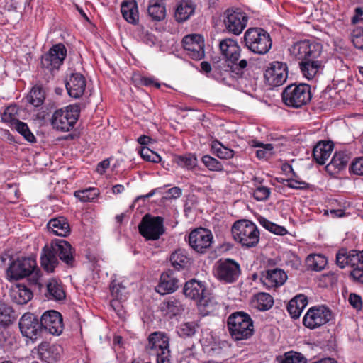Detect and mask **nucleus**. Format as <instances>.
Masks as SVG:
<instances>
[{"mask_svg": "<svg viewBox=\"0 0 363 363\" xmlns=\"http://www.w3.org/2000/svg\"><path fill=\"white\" fill-rule=\"evenodd\" d=\"M67 56V49L62 43L52 45L49 52L42 57L41 64L50 71L58 69Z\"/></svg>", "mask_w": 363, "mask_h": 363, "instance_id": "nucleus-15", "label": "nucleus"}, {"mask_svg": "<svg viewBox=\"0 0 363 363\" xmlns=\"http://www.w3.org/2000/svg\"><path fill=\"white\" fill-rule=\"evenodd\" d=\"M79 107L75 104L55 111L51 120L53 128L64 132L72 129L79 116Z\"/></svg>", "mask_w": 363, "mask_h": 363, "instance_id": "nucleus-7", "label": "nucleus"}, {"mask_svg": "<svg viewBox=\"0 0 363 363\" xmlns=\"http://www.w3.org/2000/svg\"><path fill=\"white\" fill-rule=\"evenodd\" d=\"M247 66L246 60H241L238 63H231L226 60H218L213 61V72L211 77L217 81L222 82L225 84L230 85V77H241L244 69Z\"/></svg>", "mask_w": 363, "mask_h": 363, "instance_id": "nucleus-4", "label": "nucleus"}, {"mask_svg": "<svg viewBox=\"0 0 363 363\" xmlns=\"http://www.w3.org/2000/svg\"><path fill=\"white\" fill-rule=\"evenodd\" d=\"M286 279V274L284 270L279 268L262 271L260 274V281L267 289L281 286Z\"/></svg>", "mask_w": 363, "mask_h": 363, "instance_id": "nucleus-21", "label": "nucleus"}, {"mask_svg": "<svg viewBox=\"0 0 363 363\" xmlns=\"http://www.w3.org/2000/svg\"><path fill=\"white\" fill-rule=\"evenodd\" d=\"M299 67L303 77L308 79H313L322 66L321 61L300 60Z\"/></svg>", "mask_w": 363, "mask_h": 363, "instance_id": "nucleus-38", "label": "nucleus"}, {"mask_svg": "<svg viewBox=\"0 0 363 363\" xmlns=\"http://www.w3.org/2000/svg\"><path fill=\"white\" fill-rule=\"evenodd\" d=\"M18 326L21 334L32 340L40 338L44 333L40 319L31 313H26L21 316Z\"/></svg>", "mask_w": 363, "mask_h": 363, "instance_id": "nucleus-11", "label": "nucleus"}, {"mask_svg": "<svg viewBox=\"0 0 363 363\" xmlns=\"http://www.w3.org/2000/svg\"><path fill=\"white\" fill-rule=\"evenodd\" d=\"M231 232L233 239L245 248L255 247L259 241L260 233L257 226L248 220L235 222Z\"/></svg>", "mask_w": 363, "mask_h": 363, "instance_id": "nucleus-2", "label": "nucleus"}, {"mask_svg": "<svg viewBox=\"0 0 363 363\" xmlns=\"http://www.w3.org/2000/svg\"><path fill=\"white\" fill-rule=\"evenodd\" d=\"M286 310L291 318L295 319V296L288 302Z\"/></svg>", "mask_w": 363, "mask_h": 363, "instance_id": "nucleus-64", "label": "nucleus"}, {"mask_svg": "<svg viewBox=\"0 0 363 363\" xmlns=\"http://www.w3.org/2000/svg\"><path fill=\"white\" fill-rule=\"evenodd\" d=\"M50 245L59 259L68 266H73L75 251L69 242L62 239H55L51 242Z\"/></svg>", "mask_w": 363, "mask_h": 363, "instance_id": "nucleus-19", "label": "nucleus"}, {"mask_svg": "<svg viewBox=\"0 0 363 363\" xmlns=\"http://www.w3.org/2000/svg\"><path fill=\"white\" fill-rule=\"evenodd\" d=\"M147 13L152 21H162L166 16L165 4L160 0H150Z\"/></svg>", "mask_w": 363, "mask_h": 363, "instance_id": "nucleus-35", "label": "nucleus"}, {"mask_svg": "<svg viewBox=\"0 0 363 363\" xmlns=\"http://www.w3.org/2000/svg\"><path fill=\"white\" fill-rule=\"evenodd\" d=\"M252 145L254 147H262V149H264V150L267 151V152L268 153V155L269 156H271L273 154L272 150L274 149V147H273L272 144H270V143L264 144V143H259V142H254V144Z\"/></svg>", "mask_w": 363, "mask_h": 363, "instance_id": "nucleus-62", "label": "nucleus"}, {"mask_svg": "<svg viewBox=\"0 0 363 363\" xmlns=\"http://www.w3.org/2000/svg\"><path fill=\"white\" fill-rule=\"evenodd\" d=\"M279 363H295V351L286 352L283 356L277 357Z\"/></svg>", "mask_w": 363, "mask_h": 363, "instance_id": "nucleus-60", "label": "nucleus"}, {"mask_svg": "<svg viewBox=\"0 0 363 363\" xmlns=\"http://www.w3.org/2000/svg\"><path fill=\"white\" fill-rule=\"evenodd\" d=\"M308 303V300L306 296L302 294H296V318L301 315L302 311L307 306Z\"/></svg>", "mask_w": 363, "mask_h": 363, "instance_id": "nucleus-57", "label": "nucleus"}, {"mask_svg": "<svg viewBox=\"0 0 363 363\" xmlns=\"http://www.w3.org/2000/svg\"><path fill=\"white\" fill-rule=\"evenodd\" d=\"M12 128H13L19 134H21L28 142H36V138L33 133L30 130L27 123L20 121L19 122H16V124H15Z\"/></svg>", "mask_w": 363, "mask_h": 363, "instance_id": "nucleus-47", "label": "nucleus"}, {"mask_svg": "<svg viewBox=\"0 0 363 363\" xmlns=\"http://www.w3.org/2000/svg\"><path fill=\"white\" fill-rule=\"evenodd\" d=\"M178 164L181 167L191 169L197 164V158L193 154L180 155L177 158Z\"/></svg>", "mask_w": 363, "mask_h": 363, "instance_id": "nucleus-51", "label": "nucleus"}, {"mask_svg": "<svg viewBox=\"0 0 363 363\" xmlns=\"http://www.w3.org/2000/svg\"><path fill=\"white\" fill-rule=\"evenodd\" d=\"M350 158V153L345 151L335 152L330 162L325 167V169L330 174H337L345 168Z\"/></svg>", "mask_w": 363, "mask_h": 363, "instance_id": "nucleus-28", "label": "nucleus"}, {"mask_svg": "<svg viewBox=\"0 0 363 363\" xmlns=\"http://www.w3.org/2000/svg\"><path fill=\"white\" fill-rule=\"evenodd\" d=\"M219 48L226 62L238 63L240 57L241 49L235 40L232 38L222 40L219 43Z\"/></svg>", "mask_w": 363, "mask_h": 363, "instance_id": "nucleus-22", "label": "nucleus"}, {"mask_svg": "<svg viewBox=\"0 0 363 363\" xmlns=\"http://www.w3.org/2000/svg\"><path fill=\"white\" fill-rule=\"evenodd\" d=\"M110 290L112 296L114 298L111 301V306L114 308L120 306L121 302L126 299V288L121 283L113 281L110 286Z\"/></svg>", "mask_w": 363, "mask_h": 363, "instance_id": "nucleus-36", "label": "nucleus"}, {"mask_svg": "<svg viewBox=\"0 0 363 363\" xmlns=\"http://www.w3.org/2000/svg\"><path fill=\"white\" fill-rule=\"evenodd\" d=\"M12 301L18 305H24L31 300L33 292L25 285L17 284L10 291Z\"/></svg>", "mask_w": 363, "mask_h": 363, "instance_id": "nucleus-30", "label": "nucleus"}, {"mask_svg": "<svg viewBox=\"0 0 363 363\" xmlns=\"http://www.w3.org/2000/svg\"><path fill=\"white\" fill-rule=\"evenodd\" d=\"M161 310L165 315L174 317L182 313L184 310V305L175 297H170L167 301L162 303Z\"/></svg>", "mask_w": 363, "mask_h": 363, "instance_id": "nucleus-37", "label": "nucleus"}, {"mask_svg": "<svg viewBox=\"0 0 363 363\" xmlns=\"http://www.w3.org/2000/svg\"><path fill=\"white\" fill-rule=\"evenodd\" d=\"M361 260L363 262V251L351 250L347 252L345 249H341L336 255V264L341 269L347 265L354 267Z\"/></svg>", "mask_w": 363, "mask_h": 363, "instance_id": "nucleus-23", "label": "nucleus"}, {"mask_svg": "<svg viewBox=\"0 0 363 363\" xmlns=\"http://www.w3.org/2000/svg\"><path fill=\"white\" fill-rule=\"evenodd\" d=\"M259 222L262 227L276 235H282L286 233V230L284 227L275 224L264 217L259 218Z\"/></svg>", "mask_w": 363, "mask_h": 363, "instance_id": "nucleus-49", "label": "nucleus"}, {"mask_svg": "<svg viewBox=\"0 0 363 363\" xmlns=\"http://www.w3.org/2000/svg\"><path fill=\"white\" fill-rule=\"evenodd\" d=\"M287 76L286 65L278 61L269 63L264 73L265 82L272 87L282 85L286 82Z\"/></svg>", "mask_w": 363, "mask_h": 363, "instance_id": "nucleus-14", "label": "nucleus"}, {"mask_svg": "<svg viewBox=\"0 0 363 363\" xmlns=\"http://www.w3.org/2000/svg\"><path fill=\"white\" fill-rule=\"evenodd\" d=\"M214 274L220 281L233 284L241 274L240 265L233 259H220L216 262Z\"/></svg>", "mask_w": 363, "mask_h": 363, "instance_id": "nucleus-8", "label": "nucleus"}, {"mask_svg": "<svg viewBox=\"0 0 363 363\" xmlns=\"http://www.w3.org/2000/svg\"><path fill=\"white\" fill-rule=\"evenodd\" d=\"M270 194V190L265 186H259L253 192V197L257 201H264Z\"/></svg>", "mask_w": 363, "mask_h": 363, "instance_id": "nucleus-56", "label": "nucleus"}, {"mask_svg": "<svg viewBox=\"0 0 363 363\" xmlns=\"http://www.w3.org/2000/svg\"><path fill=\"white\" fill-rule=\"evenodd\" d=\"M332 318V311L328 307L314 306L308 309L303 318V323L306 328L313 330L325 325Z\"/></svg>", "mask_w": 363, "mask_h": 363, "instance_id": "nucleus-12", "label": "nucleus"}, {"mask_svg": "<svg viewBox=\"0 0 363 363\" xmlns=\"http://www.w3.org/2000/svg\"><path fill=\"white\" fill-rule=\"evenodd\" d=\"M155 354L157 355V363H171L169 349L157 352Z\"/></svg>", "mask_w": 363, "mask_h": 363, "instance_id": "nucleus-59", "label": "nucleus"}, {"mask_svg": "<svg viewBox=\"0 0 363 363\" xmlns=\"http://www.w3.org/2000/svg\"><path fill=\"white\" fill-rule=\"evenodd\" d=\"M252 303L254 308L264 311L273 306L274 298L270 294L261 292L254 296Z\"/></svg>", "mask_w": 363, "mask_h": 363, "instance_id": "nucleus-39", "label": "nucleus"}, {"mask_svg": "<svg viewBox=\"0 0 363 363\" xmlns=\"http://www.w3.org/2000/svg\"><path fill=\"white\" fill-rule=\"evenodd\" d=\"M334 144L330 140H320L313 147V156L315 161L320 164H325L333 150Z\"/></svg>", "mask_w": 363, "mask_h": 363, "instance_id": "nucleus-26", "label": "nucleus"}, {"mask_svg": "<svg viewBox=\"0 0 363 363\" xmlns=\"http://www.w3.org/2000/svg\"><path fill=\"white\" fill-rule=\"evenodd\" d=\"M282 100L288 106L295 107V84L287 86L282 92Z\"/></svg>", "mask_w": 363, "mask_h": 363, "instance_id": "nucleus-52", "label": "nucleus"}, {"mask_svg": "<svg viewBox=\"0 0 363 363\" xmlns=\"http://www.w3.org/2000/svg\"><path fill=\"white\" fill-rule=\"evenodd\" d=\"M47 228L54 235L60 237H67L71 232L69 223L67 219L63 216L50 220Z\"/></svg>", "mask_w": 363, "mask_h": 363, "instance_id": "nucleus-29", "label": "nucleus"}, {"mask_svg": "<svg viewBox=\"0 0 363 363\" xmlns=\"http://www.w3.org/2000/svg\"><path fill=\"white\" fill-rule=\"evenodd\" d=\"M201 161L206 168L210 171L214 172H223L224 171L223 164L219 162L217 159L206 155L202 157Z\"/></svg>", "mask_w": 363, "mask_h": 363, "instance_id": "nucleus-50", "label": "nucleus"}, {"mask_svg": "<svg viewBox=\"0 0 363 363\" xmlns=\"http://www.w3.org/2000/svg\"><path fill=\"white\" fill-rule=\"evenodd\" d=\"M311 99V87L306 84L296 85V108L308 104Z\"/></svg>", "mask_w": 363, "mask_h": 363, "instance_id": "nucleus-43", "label": "nucleus"}, {"mask_svg": "<svg viewBox=\"0 0 363 363\" xmlns=\"http://www.w3.org/2000/svg\"><path fill=\"white\" fill-rule=\"evenodd\" d=\"M121 11L126 21L132 24L138 23L139 14L138 5L135 0L124 1L122 2Z\"/></svg>", "mask_w": 363, "mask_h": 363, "instance_id": "nucleus-32", "label": "nucleus"}, {"mask_svg": "<svg viewBox=\"0 0 363 363\" xmlns=\"http://www.w3.org/2000/svg\"><path fill=\"white\" fill-rule=\"evenodd\" d=\"M198 325L192 322L182 323L177 328L178 335L184 338L192 337L196 332Z\"/></svg>", "mask_w": 363, "mask_h": 363, "instance_id": "nucleus-46", "label": "nucleus"}, {"mask_svg": "<svg viewBox=\"0 0 363 363\" xmlns=\"http://www.w3.org/2000/svg\"><path fill=\"white\" fill-rule=\"evenodd\" d=\"M184 49L187 52V55L193 60H199L203 58L204 40L201 35L199 34H191L184 37L182 40Z\"/></svg>", "mask_w": 363, "mask_h": 363, "instance_id": "nucleus-17", "label": "nucleus"}, {"mask_svg": "<svg viewBox=\"0 0 363 363\" xmlns=\"http://www.w3.org/2000/svg\"><path fill=\"white\" fill-rule=\"evenodd\" d=\"M47 292L45 296L50 300L62 301L65 298V292L64 291L61 283L56 279H50L47 284Z\"/></svg>", "mask_w": 363, "mask_h": 363, "instance_id": "nucleus-33", "label": "nucleus"}, {"mask_svg": "<svg viewBox=\"0 0 363 363\" xmlns=\"http://www.w3.org/2000/svg\"><path fill=\"white\" fill-rule=\"evenodd\" d=\"M348 301L356 310L359 311L362 308V300L359 295L355 293H351L349 295Z\"/></svg>", "mask_w": 363, "mask_h": 363, "instance_id": "nucleus-58", "label": "nucleus"}, {"mask_svg": "<svg viewBox=\"0 0 363 363\" xmlns=\"http://www.w3.org/2000/svg\"><path fill=\"white\" fill-rule=\"evenodd\" d=\"M138 230L140 234L147 240H157L165 232L164 218L146 214L138 225Z\"/></svg>", "mask_w": 363, "mask_h": 363, "instance_id": "nucleus-9", "label": "nucleus"}, {"mask_svg": "<svg viewBox=\"0 0 363 363\" xmlns=\"http://www.w3.org/2000/svg\"><path fill=\"white\" fill-rule=\"evenodd\" d=\"M169 349V337L160 332H155L148 337L146 350L150 354L154 355L157 352Z\"/></svg>", "mask_w": 363, "mask_h": 363, "instance_id": "nucleus-25", "label": "nucleus"}, {"mask_svg": "<svg viewBox=\"0 0 363 363\" xmlns=\"http://www.w3.org/2000/svg\"><path fill=\"white\" fill-rule=\"evenodd\" d=\"M99 194L96 188H89L82 191L74 192V196L82 202H91L95 199Z\"/></svg>", "mask_w": 363, "mask_h": 363, "instance_id": "nucleus-48", "label": "nucleus"}, {"mask_svg": "<svg viewBox=\"0 0 363 363\" xmlns=\"http://www.w3.org/2000/svg\"><path fill=\"white\" fill-rule=\"evenodd\" d=\"M86 82L83 74L72 73L65 81V87L70 97L80 98L84 93Z\"/></svg>", "mask_w": 363, "mask_h": 363, "instance_id": "nucleus-20", "label": "nucleus"}, {"mask_svg": "<svg viewBox=\"0 0 363 363\" xmlns=\"http://www.w3.org/2000/svg\"><path fill=\"white\" fill-rule=\"evenodd\" d=\"M196 6L191 0L181 1L175 10L174 18L179 23L187 21L195 11Z\"/></svg>", "mask_w": 363, "mask_h": 363, "instance_id": "nucleus-31", "label": "nucleus"}, {"mask_svg": "<svg viewBox=\"0 0 363 363\" xmlns=\"http://www.w3.org/2000/svg\"><path fill=\"white\" fill-rule=\"evenodd\" d=\"M361 21H363V9L357 7L354 10V15L351 19V23L357 24Z\"/></svg>", "mask_w": 363, "mask_h": 363, "instance_id": "nucleus-61", "label": "nucleus"}, {"mask_svg": "<svg viewBox=\"0 0 363 363\" xmlns=\"http://www.w3.org/2000/svg\"><path fill=\"white\" fill-rule=\"evenodd\" d=\"M350 169L356 175H363V157L355 158L352 161Z\"/></svg>", "mask_w": 363, "mask_h": 363, "instance_id": "nucleus-55", "label": "nucleus"}, {"mask_svg": "<svg viewBox=\"0 0 363 363\" xmlns=\"http://www.w3.org/2000/svg\"><path fill=\"white\" fill-rule=\"evenodd\" d=\"M248 18L240 9H228L223 13V24L225 30L238 35L247 26Z\"/></svg>", "mask_w": 363, "mask_h": 363, "instance_id": "nucleus-10", "label": "nucleus"}, {"mask_svg": "<svg viewBox=\"0 0 363 363\" xmlns=\"http://www.w3.org/2000/svg\"><path fill=\"white\" fill-rule=\"evenodd\" d=\"M169 260L172 265L177 270L188 268L191 261L187 252L182 249H178L173 252L170 255Z\"/></svg>", "mask_w": 363, "mask_h": 363, "instance_id": "nucleus-34", "label": "nucleus"}, {"mask_svg": "<svg viewBox=\"0 0 363 363\" xmlns=\"http://www.w3.org/2000/svg\"><path fill=\"white\" fill-rule=\"evenodd\" d=\"M182 189L179 187H173L168 190L167 194L169 195V199H177L181 196L182 195Z\"/></svg>", "mask_w": 363, "mask_h": 363, "instance_id": "nucleus-63", "label": "nucleus"}, {"mask_svg": "<svg viewBox=\"0 0 363 363\" xmlns=\"http://www.w3.org/2000/svg\"><path fill=\"white\" fill-rule=\"evenodd\" d=\"M40 264L43 269L48 273H52L59 264V259L51 245L43 247L40 254Z\"/></svg>", "mask_w": 363, "mask_h": 363, "instance_id": "nucleus-27", "label": "nucleus"}, {"mask_svg": "<svg viewBox=\"0 0 363 363\" xmlns=\"http://www.w3.org/2000/svg\"><path fill=\"white\" fill-rule=\"evenodd\" d=\"M14 319V311L11 306L0 301V325L7 326Z\"/></svg>", "mask_w": 363, "mask_h": 363, "instance_id": "nucleus-44", "label": "nucleus"}, {"mask_svg": "<svg viewBox=\"0 0 363 363\" xmlns=\"http://www.w3.org/2000/svg\"><path fill=\"white\" fill-rule=\"evenodd\" d=\"M43 332L48 331L53 335H60L64 328L62 316L55 310L45 311L40 317Z\"/></svg>", "mask_w": 363, "mask_h": 363, "instance_id": "nucleus-16", "label": "nucleus"}, {"mask_svg": "<svg viewBox=\"0 0 363 363\" xmlns=\"http://www.w3.org/2000/svg\"><path fill=\"white\" fill-rule=\"evenodd\" d=\"M45 99V91L42 85L36 84L27 96L28 101L35 107L41 106Z\"/></svg>", "mask_w": 363, "mask_h": 363, "instance_id": "nucleus-40", "label": "nucleus"}, {"mask_svg": "<svg viewBox=\"0 0 363 363\" xmlns=\"http://www.w3.org/2000/svg\"><path fill=\"white\" fill-rule=\"evenodd\" d=\"M351 40L354 47L363 50V28H357L351 34Z\"/></svg>", "mask_w": 363, "mask_h": 363, "instance_id": "nucleus-53", "label": "nucleus"}, {"mask_svg": "<svg viewBox=\"0 0 363 363\" xmlns=\"http://www.w3.org/2000/svg\"><path fill=\"white\" fill-rule=\"evenodd\" d=\"M213 236L206 228H199L193 230L189 235V244L199 253H205L211 247Z\"/></svg>", "mask_w": 363, "mask_h": 363, "instance_id": "nucleus-13", "label": "nucleus"}, {"mask_svg": "<svg viewBox=\"0 0 363 363\" xmlns=\"http://www.w3.org/2000/svg\"><path fill=\"white\" fill-rule=\"evenodd\" d=\"M227 327L230 335L235 341L247 340L255 332L252 318L243 311L231 313L227 318Z\"/></svg>", "mask_w": 363, "mask_h": 363, "instance_id": "nucleus-1", "label": "nucleus"}, {"mask_svg": "<svg viewBox=\"0 0 363 363\" xmlns=\"http://www.w3.org/2000/svg\"><path fill=\"white\" fill-rule=\"evenodd\" d=\"M353 267V270L350 272V277L354 281L363 284V262L361 260Z\"/></svg>", "mask_w": 363, "mask_h": 363, "instance_id": "nucleus-54", "label": "nucleus"}, {"mask_svg": "<svg viewBox=\"0 0 363 363\" xmlns=\"http://www.w3.org/2000/svg\"><path fill=\"white\" fill-rule=\"evenodd\" d=\"M298 47V60H309L319 61L318 58L320 56L323 47L320 43L313 40H305L296 43Z\"/></svg>", "mask_w": 363, "mask_h": 363, "instance_id": "nucleus-18", "label": "nucleus"}, {"mask_svg": "<svg viewBox=\"0 0 363 363\" xmlns=\"http://www.w3.org/2000/svg\"><path fill=\"white\" fill-rule=\"evenodd\" d=\"M183 292L186 298L195 301L199 306L208 311L214 309L216 303L208 294L203 282L196 279L189 280L186 282Z\"/></svg>", "mask_w": 363, "mask_h": 363, "instance_id": "nucleus-6", "label": "nucleus"}, {"mask_svg": "<svg viewBox=\"0 0 363 363\" xmlns=\"http://www.w3.org/2000/svg\"><path fill=\"white\" fill-rule=\"evenodd\" d=\"M326 264V258L319 254L309 255L306 259L307 268L316 272L323 269Z\"/></svg>", "mask_w": 363, "mask_h": 363, "instance_id": "nucleus-42", "label": "nucleus"}, {"mask_svg": "<svg viewBox=\"0 0 363 363\" xmlns=\"http://www.w3.org/2000/svg\"><path fill=\"white\" fill-rule=\"evenodd\" d=\"M211 152L222 160H229L234 157L235 152L224 146L220 142L216 140L211 144Z\"/></svg>", "mask_w": 363, "mask_h": 363, "instance_id": "nucleus-41", "label": "nucleus"}, {"mask_svg": "<svg viewBox=\"0 0 363 363\" xmlns=\"http://www.w3.org/2000/svg\"><path fill=\"white\" fill-rule=\"evenodd\" d=\"M245 46L252 52L264 55L272 48V41L267 31L261 28H250L244 35Z\"/></svg>", "mask_w": 363, "mask_h": 363, "instance_id": "nucleus-5", "label": "nucleus"}, {"mask_svg": "<svg viewBox=\"0 0 363 363\" xmlns=\"http://www.w3.org/2000/svg\"><path fill=\"white\" fill-rule=\"evenodd\" d=\"M18 108L16 106H7L1 115V120L4 123H9L13 127L16 122L20 121L17 118Z\"/></svg>", "mask_w": 363, "mask_h": 363, "instance_id": "nucleus-45", "label": "nucleus"}, {"mask_svg": "<svg viewBox=\"0 0 363 363\" xmlns=\"http://www.w3.org/2000/svg\"><path fill=\"white\" fill-rule=\"evenodd\" d=\"M179 280L172 269H168L160 276L157 291L161 294L172 293L178 288Z\"/></svg>", "mask_w": 363, "mask_h": 363, "instance_id": "nucleus-24", "label": "nucleus"}, {"mask_svg": "<svg viewBox=\"0 0 363 363\" xmlns=\"http://www.w3.org/2000/svg\"><path fill=\"white\" fill-rule=\"evenodd\" d=\"M40 274L36 260L31 257L18 258L13 261L7 269V274L11 279L18 280L29 277L35 284L38 282Z\"/></svg>", "mask_w": 363, "mask_h": 363, "instance_id": "nucleus-3", "label": "nucleus"}]
</instances>
